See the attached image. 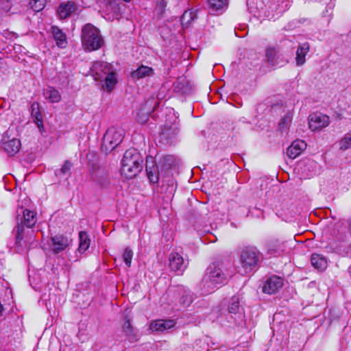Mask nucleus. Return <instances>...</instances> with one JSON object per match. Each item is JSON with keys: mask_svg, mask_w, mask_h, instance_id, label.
I'll return each instance as SVG.
<instances>
[{"mask_svg": "<svg viewBox=\"0 0 351 351\" xmlns=\"http://www.w3.org/2000/svg\"><path fill=\"white\" fill-rule=\"evenodd\" d=\"M175 324L176 322L173 319H158L151 324L150 328L153 331L165 332L172 328Z\"/></svg>", "mask_w": 351, "mask_h": 351, "instance_id": "20", "label": "nucleus"}, {"mask_svg": "<svg viewBox=\"0 0 351 351\" xmlns=\"http://www.w3.org/2000/svg\"><path fill=\"white\" fill-rule=\"evenodd\" d=\"M31 116L34 122L36 124L40 131L43 129V116L40 110L39 104L34 102L31 105Z\"/></svg>", "mask_w": 351, "mask_h": 351, "instance_id": "23", "label": "nucleus"}, {"mask_svg": "<svg viewBox=\"0 0 351 351\" xmlns=\"http://www.w3.org/2000/svg\"><path fill=\"white\" fill-rule=\"evenodd\" d=\"M125 131L120 127H110L107 130L103 137L101 148L106 153L110 152L123 141Z\"/></svg>", "mask_w": 351, "mask_h": 351, "instance_id": "6", "label": "nucleus"}, {"mask_svg": "<svg viewBox=\"0 0 351 351\" xmlns=\"http://www.w3.org/2000/svg\"><path fill=\"white\" fill-rule=\"evenodd\" d=\"M177 133L176 128L165 126L161 132L160 138L168 143V141L173 138Z\"/></svg>", "mask_w": 351, "mask_h": 351, "instance_id": "32", "label": "nucleus"}, {"mask_svg": "<svg viewBox=\"0 0 351 351\" xmlns=\"http://www.w3.org/2000/svg\"><path fill=\"white\" fill-rule=\"evenodd\" d=\"M80 12L79 4L73 1L62 2L57 8V14L60 19H66L73 14H77Z\"/></svg>", "mask_w": 351, "mask_h": 351, "instance_id": "8", "label": "nucleus"}, {"mask_svg": "<svg viewBox=\"0 0 351 351\" xmlns=\"http://www.w3.org/2000/svg\"><path fill=\"white\" fill-rule=\"evenodd\" d=\"M21 141L19 139L14 138L3 143V149L9 156H14L19 152L21 149Z\"/></svg>", "mask_w": 351, "mask_h": 351, "instance_id": "22", "label": "nucleus"}, {"mask_svg": "<svg viewBox=\"0 0 351 351\" xmlns=\"http://www.w3.org/2000/svg\"><path fill=\"white\" fill-rule=\"evenodd\" d=\"M51 33L56 45L61 49L66 48L68 43L66 34L57 26L51 27Z\"/></svg>", "mask_w": 351, "mask_h": 351, "instance_id": "21", "label": "nucleus"}, {"mask_svg": "<svg viewBox=\"0 0 351 351\" xmlns=\"http://www.w3.org/2000/svg\"><path fill=\"white\" fill-rule=\"evenodd\" d=\"M122 257L127 267H130L131 266L132 259L133 257V252L132 249L127 247L124 250Z\"/></svg>", "mask_w": 351, "mask_h": 351, "instance_id": "36", "label": "nucleus"}, {"mask_svg": "<svg viewBox=\"0 0 351 351\" xmlns=\"http://www.w3.org/2000/svg\"><path fill=\"white\" fill-rule=\"evenodd\" d=\"M261 260L260 251L254 246H247L241 250L240 263L241 269L239 272L247 274L254 270Z\"/></svg>", "mask_w": 351, "mask_h": 351, "instance_id": "4", "label": "nucleus"}, {"mask_svg": "<svg viewBox=\"0 0 351 351\" xmlns=\"http://www.w3.org/2000/svg\"><path fill=\"white\" fill-rule=\"evenodd\" d=\"M154 74V71L152 67L142 65L132 73V76L135 79H141L145 77L153 76Z\"/></svg>", "mask_w": 351, "mask_h": 351, "instance_id": "25", "label": "nucleus"}, {"mask_svg": "<svg viewBox=\"0 0 351 351\" xmlns=\"http://www.w3.org/2000/svg\"><path fill=\"white\" fill-rule=\"evenodd\" d=\"M282 285L283 280L281 278L273 276L266 280L263 291L270 295L274 294L282 287Z\"/></svg>", "mask_w": 351, "mask_h": 351, "instance_id": "17", "label": "nucleus"}, {"mask_svg": "<svg viewBox=\"0 0 351 351\" xmlns=\"http://www.w3.org/2000/svg\"><path fill=\"white\" fill-rule=\"evenodd\" d=\"M22 215L18 212L16 217V244L21 245V242L24 238L25 227L32 228L37 221L36 213L21 208Z\"/></svg>", "mask_w": 351, "mask_h": 351, "instance_id": "5", "label": "nucleus"}, {"mask_svg": "<svg viewBox=\"0 0 351 351\" xmlns=\"http://www.w3.org/2000/svg\"><path fill=\"white\" fill-rule=\"evenodd\" d=\"M98 183H99L101 186H105L106 184H108V180L106 179H104V180H96Z\"/></svg>", "mask_w": 351, "mask_h": 351, "instance_id": "43", "label": "nucleus"}, {"mask_svg": "<svg viewBox=\"0 0 351 351\" xmlns=\"http://www.w3.org/2000/svg\"><path fill=\"white\" fill-rule=\"evenodd\" d=\"M46 0H30L29 5L35 12L41 11L45 6Z\"/></svg>", "mask_w": 351, "mask_h": 351, "instance_id": "34", "label": "nucleus"}, {"mask_svg": "<svg viewBox=\"0 0 351 351\" xmlns=\"http://www.w3.org/2000/svg\"><path fill=\"white\" fill-rule=\"evenodd\" d=\"M174 164V158L173 156L167 155L162 156L157 165L160 167L161 177H169L171 175V167Z\"/></svg>", "mask_w": 351, "mask_h": 351, "instance_id": "16", "label": "nucleus"}, {"mask_svg": "<svg viewBox=\"0 0 351 351\" xmlns=\"http://www.w3.org/2000/svg\"><path fill=\"white\" fill-rule=\"evenodd\" d=\"M329 117L321 113H314L308 117L309 128L313 131L319 130L329 125Z\"/></svg>", "mask_w": 351, "mask_h": 351, "instance_id": "11", "label": "nucleus"}, {"mask_svg": "<svg viewBox=\"0 0 351 351\" xmlns=\"http://www.w3.org/2000/svg\"><path fill=\"white\" fill-rule=\"evenodd\" d=\"M43 95L49 103H58L61 99L59 91L51 86L44 90Z\"/></svg>", "mask_w": 351, "mask_h": 351, "instance_id": "26", "label": "nucleus"}, {"mask_svg": "<svg viewBox=\"0 0 351 351\" xmlns=\"http://www.w3.org/2000/svg\"><path fill=\"white\" fill-rule=\"evenodd\" d=\"M122 332L125 339L130 343L136 342L138 339L137 332L130 323L128 316H124Z\"/></svg>", "mask_w": 351, "mask_h": 351, "instance_id": "18", "label": "nucleus"}, {"mask_svg": "<svg viewBox=\"0 0 351 351\" xmlns=\"http://www.w3.org/2000/svg\"><path fill=\"white\" fill-rule=\"evenodd\" d=\"M6 37L9 38H16L17 36H16V34L14 32H8Z\"/></svg>", "mask_w": 351, "mask_h": 351, "instance_id": "42", "label": "nucleus"}, {"mask_svg": "<svg viewBox=\"0 0 351 351\" xmlns=\"http://www.w3.org/2000/svg\"><path fill=\"white\" fill-rule=\"evenodd\" d=\"M240 299L239 296H233L228 306L227 317L228 322H232L236 325H242L244 322L245 313L242 308L239 305Z\"/></svg>", "mask_w": 351, "mask_h": 351, "instance_id": "7", "label": "nucleus"}, {"mask_svg": "<svg viewBox=\"0 0 351 351\" xmlns=\"http://www.w3.org/2000/svg\"><path fill=\"white\" fill-rule=\"evenodd\" d=\"M311 261L313 267L318 270L323 271L326 268L327 261L326 258L320 254H312Z\"/></svg>", "mask_w": 351, "mask_h": 351, "instance_id": "27", "label": "nucleus"}, {"mask_svg": "<svg viewBox=\"0 0 351 351\" xmlns=\"http://www.w3.org/2000/svg\"><path fill=\"white\" fill-rule=\"evenodd\" d=\"M351 147V133H347L339 141V149L345 151Z\"/></svg>", "mask_w": 351, "mask_h": 351, "instance_id": "35", "label": "nucleus"}, {"mask_svg": "<svg viewBox=\"0 0 351 351\" xmlns=\"http://www.w3.org/2000/svg\"><path fill=\"white\" fill-rule=\"evenodd\" d=\"M72 167V163L69 161V160H66L64 163V165H62V167H61V169L58 171H56V174L57 176H59V175H63V176H66V175H69L70 173H71V168Z\"/></svg>", "mask_w": 351, "mask_h": 351, "instance_id": "37", "label": "nucleus"}, {"mask_svg": "<svg viewBox=\"0 0 351 351\" xmlns=\"http://www.w3.org/2000/svg\"><path fill=\"white\" fill-rule=\"evenodd\" d=\"M163 182H167L169 186H173L174 184V179L171 178L170 176L165 178V181Z\"/></svg>", "mask_w": 351, "mask_h": 351, "instance_id": "41", "label": "nucleus"}, {"mask_svg": "<svg viewBox=\"0 0 351 351\" xmlns=\"http://www.w3.org/2000/svg\"><path fill=\"white\" fill-rule=\"evenodd\" d=\"M12 8V3L9 0H0V8L3 12H8Z\"/></svg>", "mask_w": 351, "mask_h": 351, "instance_id": "40", "label": "nucleus"}, {"mask_svg": "<svg viewBox=\"0 0 351 351\" xmlns=\"http://www.w3.org/2000/svg\"><path fill=\"white\" fill-rule=\"evenodd\" d=\"M80 244L78 251L80 253H84L90 246V239L87 232L81 231L79 233Z\"/></svg>", "mask_w": 351, "mask_h": 351, "instance_id": "28", "label": "nucleus"}, {"mask_svg": "<svg viewBox=\"0 0 351 351\" xmlns=\"http://www.w3.org/2000/svg\"><path fill=\"white\" fill-rule=\"evenodd\" d=\"M291 121V118L289 115H285L282 117L279 122V128L280 130H284L288 127V125Z\"/></svg>", "mask_w": 351, "mask_h": 351, "instance_id": "39", "label": "nucleus"}, {"mask_svg": "<svg viewBox=\"0 0 351 351\" xmlns=\"http://www.w3.org/2000/svg\"><path fill=\"white\" fill-rule=\"evenodd\" d=\"M178 297V303L184 308H186L191 305L194 300V296L190 289L178 286L174 291Z\"/></svg>", "mask_w": 351, "mask_h": 351, "instance_id": "13", "label": "nucleus"}, {"mask_svg": "<svg viewBox=\"0 0 351 351\" xmlns=\"http://www.w3.org/2000/svg\"><path fill=\"white\" fill-rule=\"evenodd\" d=\"M98 3L102 12L106 14H112V18L117 16L121 12L119 0H99Z\"/></svg>", "mask_w": 351, "mask_h": 351, "instance_id": "12", "label": "nucleus"}, {"mask_svg": "<svg viewBox=\"0 0 351 351\" xmlns=\"http://www.w3.org/2000/svg\"><path fill=\"white\" fill-rule=\"evenodd\" d=\"M309 51V45L307 43L301 44L298 46L296 51V64L298 66H301L304 64L306 55Z\"/></svg>", "mask_w": 351, "mask_h": 351, "instance_id": "24", "label": "nucleus"}, {"mask_svg": "<svg viewBox=\"0 0 351 351\" xmlns=\"http://www.w3.org/2000/svg\"><path fill=\"white\" fill-rule=\"evenodd\" d=\"M167 5V0H159L156 3V5L155 8V10L157 12V14L160 16L163 15V14L165 12Z\"/></svg>", "mask_w": 351, "mask_h": 351, "instance_id": "38", "label": "nucleus"}, {"mask_svg": "<svg viewBox=\"0 0 351 351\" xmlns=\"http://www.w3.org/2000/svg\"><path fill=\"white\" fill-rule=\"evenodd\" d=\"M117 82L116 75L114 72H111L107 75L105 78L103 88H105L108 92L112 91L114 88Z\"/></svg>", "mask_w": 351, "mask_h": 351, "instance_id": "31", "label": "nucleus"}, {"mask_svg": "<svg viewBox=\"0 0 351 351\" xmlns=\"http://www.w3.org/2000/svg\"><path fill=\"white\" fill-rule=\"evenodd\" d=\"M230 276L224 263L216 261L211 263L206 269V272L200 283L202 294H209L227 282Z\"/></svg>", "mask_w": 351, "mask_h": 351, "instance_id": "1", "label": "nucleus"}, {"mask_svg": "<svg viewBox=\"0 0 351 351\" xmlns=\"http://www.w3.org/2000/svg\"><path fill=\"white\" fill-rule=\"evenodd\" d=\"M143 158L136 149L125 151L123 159L121 173L128 179L136 177L143 169Z\"/></svg>", "mask_w": 351, "mask_h": 351, "instance_id": "2", "label": "nucleus"}, {"mask_svg": "<svg viewBox=\"0 0 351 351\" xmlns=\"http://www.w3.org/2000/svg\"><path fill=\"white\" fill-rule=\"evenodd\" d=\"M289 6V2L287 0L285 1L284 0H273L269 8L273 11L278 12V13H282L284 12L285 10H288Z\"/></svg>", "mask_w": 351, "mask_h": 351, "instance_id": "29", "label": "nucleus"}, {"mask_svg": "<svg viewBox=\"0 0 351 351\" xmlns=\"http://www.w3.org/2000/svg\"><path fill=\"white\" fill-rule=\"evenodd\" d=\"M265 58L271 66H281L285 60L278 47H268L267 49Z\"/></svg>", "mask_w": 351, "mask_h": 351, "instance_id": "14", "label": "nucleus"}, {"mask_svg": "<svg viewBox=\"0 0 351 351\" xmlns=\"http://www.w3.org/2000/svg\"><path fill=\"white\" fill-rule=\"evenodd\" d=\"M169 266L171 270L182 274L186 267L183 257L177 252H171L169 257Z\"/></svg>", "mask_w": 351, "mask_h": 351, "instance_id": "15", "label": "nucleus"}, {"mask_svg": "<svg viewBox=\"0 0 351 351\" xmlns=\"http://www.w3.org/2000/svg\"><path fill=\"white\" fill-rule=\"evenodd\" d=\"M51 247L53 252L58 254L69 247L72 243V239L66 235L58 234L52 236L51 237Z\"/></svg>", "mask_w": 351, "mask_h": 351, "instance_id": "10", "label": "nucleus"}, {"mask_svg": "<svg viewBox=\"0 0 351 351\" xmlns=\"http://www.w3.org/2000/svg\"><path fill=\"white\" fill-rule=\"evenodd\" d=\"M197 10L185 11L182 16V23L189 25L190 23L197 17Z\"/></svg>", "mask_w": 351, "mask_h": 351, "instance_id": "33", "label": "nucleus"}, {"mask_svg": "<svg viewBox=\"0 0 351 351\" xmlns=\"http://www.w3.org/2000/svg\"><path fill=\"white\" fill-rule=\"evenodd\" d=\"M227 2V0H208L210 14H215V12L223 10Z\"/></svg>", "mask_w": 351, "mask_h": 351, "instance_id": "30", "label": "nucleus"}, {"mask_svg": "<svg viewBox=\"0 0 351 351\" xmlns=\"http://www.w3.org/2000/svg\"><path fill=\"white\" fill-rule=\"evenodd\" d=\"M145 168L147 178L153 184H157L160 179H161V182H164L165 178L167 177L165 176L163 178L161 177L160 167L152 157L147 158Z\"/></svg>", "mask_w": 351, "mask_h": 351, "instance_id": "9", "label": "nucleus"}, {"mask_svg": "<svg viewBox=\"0 0 351 351\" xmlns=\"http://www.w3.org/2000/svg\"><path fill=\"white\" fill-rule=\"evenodd\" d=\"M306 147V143L305 141L296 140L287 149V154L290 158L294 159L300 155Z\"/></svg>", "mask_w": 351, "mask_h": 351, "instance_id": "19", "label": "nucleus"}, {"mask_svg": "<svg viewBox=\"0 0 351 351\" xmlns=\"http://www.w3.org/2000/svg\"><path fill=\"white\" fill-rule=\"evenodd\" d=\"M81 38L83 47L88 51L99 49L104 43L99 30L90 23L83 27Z\"/></svg>", "mask_w": 351, "mask_h": 351, "instance_id": "3", "label": "nucleus"}]
</instances>
